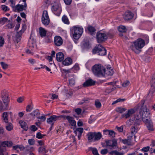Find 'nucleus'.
Returning <instances> with one entry per match:
<instances>
[{"label": "nucleus", "mask_w": 155, "mask_h": 155, "mask_svg": "<svg viewBox=\"0 0 155 155\" xmlns=\"http://www.w3.org/2000/svg\"><path fill=\"white\" fill-rule=\"evenodd\" d=\"M115 133L114 131L110 130V132H108V135L112 138L115 137Z\"/></svg>", "instance_id": "50"}, {"label": "nucleus", "mask_w": 155, "mask_h": 155, "mask_svg": "<svg viewBox=\"0 0 155 155\" xmlns=\"http://www.w3.org/2000/svg\"><path fill=\"white\" fill-rule=\"evenodd\" d=\"M9 95L7 91L4 90L1 93V97L3 103L5 105L4 107L2 101L0 100V111H4L7 110L8 108V103L9 102Z\"/></svg>", "instance_id": "1"}, {"label": "nucleus", "mask_w": 155, "mask_h": 155, "mask_svg": "<svg viewBox=\"0 0 155 155\" xmlns=\"http://www.w3.org/2000/svg\"><path fill=\"white\" fill-rule=\"evenodd\" d=\"M134 14L130 12H126L123 15V18L126 20H129L132 18Z\"/></svg>", "instance_id": "18"}, {"label": "nucleus", "mask_w": 155, "mask_h": 155, "mask_svg": "<svg viewBox=\"0 0 155 155\" xmlns=\"http://www.w3.org/2000/svg\"><path fill=\"white\" fill-rule=\"evenodd\" d=\"M3 118L4 122L5 123H8V114L7 112H5L3 113Z\"/></svg>", "instance_id": "37"}, {"label": "nucleus", "mask_w": 155, "mask_h": 155, "mask_svg": "<svg viewBox=\"0 0 155 155\" xmlns=\"http://www.w3.org/2000/svg\"><path fill=\"white\" fill-rule=\"evenodd\" d=\"M150 107H151V106L150 105L148 107V108H147L146 107V113H148V116L147 117H148L149 116V114H150V117L151 118V115H150V110L151 109L150 108Z\"/></svg>", "instance_id": "53"}, {"label": "nucleus", "mask_w": 155, "mask_h": 155, "mask_svg": "<svg viewBox=\"0 0 155 155\" xmlns=\"http://www.w3.org/2000/svg\"><path fill=\"white\" fill-rule=\"evenodd\" d=\"M0 64L4 69H6L8 67V65L4 62H1Z\"/></svg>", "instance_id": "45"}, {"label": "nucleus", "mask_w": 155, "mask_h": 155, "mask_svg": "<svg viewBox=\"0 0 155 155\" xmlns=\"http://www.w3.org/2000/svg\"><path fill=\"white\" fill-rule=\"evenodd\" d=\"M52 12L56 15H60L62 9L59 2H54V3L51 8Z\"/></svg>", "instance_id": "7"}, {"label": "nucleus", "mask_w": 155, "mask_h": 155, "mask_svg": "<svg viewBox=\"0 0 155 155\" xmlns=\"http://www.w3.org/2000/svg\"><path fill=\"white\" fill-rule=\"evenodd\" d=\"M24 5L18 4L15 6V9L16 10H17L18 12H22L23 11L24 9Z\"/></svg>", "instance_id": "31"}, {"label": "nucleus", "mask_w": 155, "mask_h": 155, "mask_svg": "<svg viewBox=\"0 0 155 155\" xmlns=\"http://www.w3.org/2000/svg\"><path fill=\"white\" fill-rule=\"evenodd\" d=\"M8 143H6V147H10L12 146L13 145V143L10 141H6Z\"/></svg>", "instance_id": "54"}, {"label": "nucleus", "mask_w": 155, "mask_h": 155, "mask_svg": "<svg viewBox=\"0 0 155 155\" xmlns=\"http://www.w3.org/2000/svg\"><path fill=\"white\" fill-rule=\"evenodd\" d=\"M130 84V82L128 81H125L122 84L123 87H125L128 86Z\"/></svg>", "instance_id": "56"}, {"label": "nucleus", "mask_w": 155, "mask_h": 155, "mask_svg": "<svg viewBox=\"0 0 155 155\" xmlns=\"http://www.w3.org/2000/svg\"><path fill=\"white\" fill-rule=\"evenodd\" d=\"M61 19L62 22L64 24L67 25H69L70 24L69 20L66 15H63Z\"/></svg>", "instance_id": "30"}, {"label": "nucleus", "mask_w": 155, "mask_h": 155, "mask_svg": "<svg viewBox=\"0 0 155 155\" xmlns=\"http://www.w3.org/2000/svg\"><path fill=\"white\" fill-rule=\"evenodd\" d=\"M67 120L68 122L72 126H76V121L73 118L69 116H68L67 117Z\"/></svg>", "instance_id": "24"}, {"label": "nucleus", "mask_w": 155, "mask_h": 155, "mask_svg": "<svg viewBox=\"0 0 155 155\" xmlns=\"http://www.w3.org/2000/svg\"><path fill=\"white\" fill-rule=\"evenodd\" d=\"M41 21L43 24L47 26L50 23V19L48 15V12L46 10L43 11L41 18Z\"/></svg>", "instance_id": "11"}, {"label": "nucleus", "mask_w": 155, "mask_h": 155, "mask_svg": "<svg viewBox=\"0 0 155 155\" xmlns=\"http://www.w3.org/2000/svg\"><path fill=\"white\" fill-rule=\"evenodd\" d=\"M95 105L97 108H100L101 107V104L99 100H96L95 101Z\"/></svg>", "instance_id": "46"}, {"label": "nucleus", "mask_w": 155, "mask_h": 155, "mask_svg": "<svg viewBox=\"0 0 155 155\" xmlns=\"http://www.w3.org/2000/svg\"><path fill=\"white\" fill-rule=\"evenodd\" d=\"M127 109L125 108H122L121 107L117 108L116 110L117 112H119L120 113H122L126 110Z\"/></svg>", "instance_id": "38"}, {"label": "nucleus", "mask_w": 155, "mask_h": 155, "mask_svg": "<svg viewBox=\"0 0 155 155\" xmlns=\"http://www.w3.org/2000/svg\"><path fill=\"white\" fill-rule=\"evenodd\" d=\"M88 141L89 142H94V132H88L87 135Z\"/></svg>", "instance_id": "23"}, {"label": "nucleus", "mask_w": 155, "mask_h": 155, "mask_svg": "<svg viewBox=\"0 0 155 155\" xmlns=\"http://www.w3.org/2000/svg\"><path fill=\"white\" fill-rule=\"evenodd\" d=\"M33 109V106L31 105H28L26 107V110L27 112H29Z\"/></svg>", "instance_id": "44"}, {"label": "nucleus", "mask_w": 155, "mask_h": 155, "mask_svg": "<svg viewBox=\"0 0 155 155\" xmlns=\"http://www.w3.org/2000/svg\"><path fill=\"white\" fill-rule=\"evenodd\" d=\"M2 10L5 12L9 10V9H8V7L5 5H3L1 6Z\"/></svg>", "instance_id": "60"}, {"label": "nucleus", "mask_w": 155, "mask_h": 155, "mask_svg": "<svg viewBox=\"0 0 155 155\" xmlns=\"http://www.w3.org/2000/svg\"><path fill=\"white\" fill-rule=\"evenodd\" d=\"M84 129L83 128L79 127L78 128L74 131V133L76 134V135H77V133L78 134H82L83 132Z\"/></svg>", "instance_id": "35"}, {"label": "nucleus", "mask_w": 155, "mask_h": 155, "mask_svg": "<svg viewBox=\"0 0 155 155\" xmlns=\"http://www.w3.org/2000/svg\"><path fill=\"white\" fill-rule=\"evenodd\" d=\"M102 135L100 132H94V142H96L100 140Z\"/></svg>", "instance_id": "25"}, {"label": "nucleus", "mask_w": 155, "mask_h": 155, "mask_svg": "<svg viewBox=\"0 0 155 155\" xmlns=\"http://www.w3.org/2000/svg\"><path fill=\"white\" fill-rule=\"evenodd\" d=\"M109 154L111 155H124L123 152H119L116 150L112 151L109 152Z\"/></svg>", "instance_id": "33"}, {"label": "nucleus", "mask_w": 155, "mask_h": 155, "mask_svg": "<svg viewBox=\"0 0 155 155\" xmlns=\"http://www.w3.org/2000/svg\"><path fill=\"white\" fill-rule=\"evenodd\" d=\"M90 48V46L88 42H85L81 45V48L83 50H88Z\"/></svg>", "instance_id": "34"}, {"label": "nucleus", "mask_w": 155, "mask_h": 155, "mask_svg": "<svg viewBox=\"0 0 155 155\" xmlns=\"http://www.w3.org/2000/svg\"><path fill=\"white\" fill-rule=\"evenodd\" d=\"M31 35L30 36V39L28 41V46L30 48L31 50L32 51L33 50L36 44L34 40H32L31 39Z\"/></svg>", "instance_id": "22"}, {"label": "nucleus", "mask_w": 155, "mask_h": 155, "mask_svg": "<svg viewBox=\"0 0 155 155\" xmlns=\"http://www.w3.org/2000/svg\"><path fill=\"white\" fill-rule=\"evenodd\" d=\"M24 31L22 30L20 31L19 32H17L15 36L13 37L12 39L15 42H16L18 43L21 40V35Z\"/></svg>", "instance_id": "13"}, {"label": "nucleus", "mask_w": 155, "mask_h": 155, "mask_svg": "<svg viewBox=\"0 0 155 155\" xmlns=\"http://www.w3.org/2000/svg\"><path fill=\"white\" fill-rule=\"evenodd\" d=\"M35 140L34 139H31L28 140V142L30 145H34L35 143Z\"/></svg>", "instance_id": "49"}, {"label": "nucleus", "mask_w": 155, "mask_h": 155, "mask_svg": "<svg viewBox=\"0 0 155 155\" xmlns=\"http://www.w3.org/2000/svg\"><path fill=\"white\" fill-rule=\"evenodd\" d=\"M33 113H34L33 115L35 117L36 116L38 118V116H39L40 115V113L39 110L38 109H36L33 111Z\"/></svg>", "instance_id": "43"}, {"label": "nucleus", "mask_w": 155, "mask_h": 155, "mask_svg": "<svg viewBox=\"0 0 155 155\" xmlns=\"http://www.w3.org/2000/svg\"><path fill=\"white\" fill-rule=\"evenodd\" d=\"M8 20L6 18L3 17L0 18V24L3 25Z\"/></svg>", "instance_id": "40"}, {"label": "nucleus", "mask_w": 155, "mask_h": 155, "mask_svg": "<svg viewBox=\"0 0 155 155\" xmlns=\"http://www.w3.org/2000/svg\"><path fill=\"white\" fill-rule=\"evenodd\" d=\"M5 128L7 130L10 131L13 129V126L11 123H8L7 124Z\"/></svg>", "instance_id": "39"}, {"label": "nucleus", "mask_w": 155, "mask_h": 155, "mask_svg": "<svg viewBox=\"0 0 155 155\" xmlns=\"http://www.w3.org/2000/svg\"><path fill=\"white\" fill-rule=\"evenodd\" d=\"M4 38L2 37H0V47H2L4 44Z\"/></svg>", "instance_id": "51"}, {"label": "nucleus", "mask_w": 155, "mask_h": 155, "mask_svg": "<svg viewBox=\"0 0 155 155\" xmlns=\"http://www.w3.org/2000/svg\"><path fill=\"white\" fill-rule=\"evenodd\" d=\"M88 31L90 32H94L96 31V29L94 27L91 26H88L87 28Z\"/></svg>", "instance_id": "42"}, {"label": "nucleus", "mask_w": 155, "mask_h": 155, "mask_svg": "<svg viewBox=\"0 0 155 155\" xmlns=\"http://www.w3.org/2000/svg\"><path fill=\"white\" fill-rule=\"evenodd\" d=\"M144 41L141 38H139L134 42V44L130 46V49L137 54L139 53L141 49L144 46Z\"/></svg>", "instance_id": "2"}, {"label": "nucleus", "mask_w": 155, "mask_h": 155, "mask_svg": "<svg viewBox=\"0 0 155 155\" xmlns=\"http://www.w3.org/2000/svg\"><path fill=\"white\" fill-rule=\"evenodd\" d=\"M46 148V146L44 145L39 147L38 150L39 153L44 155H45L48 151V150Z\"/></svg>", "instance_id": "19"}, {"label": "nucleus", "mask_w": 155, "mask_h": 155, "mask_svg": "<svg viewBox=\"0 0 155 155\" xmlns=\"http://www.w3.org/2000/svg\"><path fill=\"white\" fill-rule=\"evenodd\" d=\"M88 150L89 151H91L92 153L94 155H100L98 153V151L96 148L91 147H89L88 148Z\"/></svg>", "instance_id": "32"}, {"label": "nucleus", "mask_w": 155, "mask_h": 155, "mask_svg": "<svg viewBox=\"0 0 155 155\" xmlns=\"http://www.w3.org/2000/svg\"><path fill=\"white\" fill-rule=\"evenodd\" d=\"M74 111L78 115H79L82 111V110L80 108H77L75 109Z\"/></svg>", "instance_id": "57"}, {"label": "nucleus", "mask_w": 155, "mask_h": 155, "mask_svg": "<svg viewBox=\"0 0 155 155\" xmlns=\"http://www.w3.org/2000/svg\"><path fill=\"white\" fill-rule=\"evenodd\" d=\"M150 116L149 114L148 117H146V127L149 132L154 130L153 124Z\"/></svg>", "instance_id": "8"}, {"label": "nucleus", "mask_w": 155, "mask_h": 155, "mask_svg": "<svg viewBox=\"0 0 155 155\" xmlns=\"http://www.w3.org/2000/svg\"><path fill=\"white\" fill-rule=\"evenodd\" d=\"M150 84L151 87L147 96V97L150 100L152 98L153 94L155 92V73L152 76Z\"/></svg>", "instance_id": "3"}, {"label": "nucleus", "mask_w": 155, "mask_h": 155, "mask_svg": "<svg viewBox=\"0 0 155 155\" xmlns=\"http://www.w3.org/2000/svg\"><path fill=\"white\" fill-rule=\"evenodd\" d=\"M143 151L145 152V147L140 150L137 149L134 152L128 153L127 155H145V153H144V155L142 153Z\"/></svg>", "instance_id": "16"}, {"label": "nucleus", "mask_w": 155, "mask_h": 155, "mask_svg": "<svg viewBox=\"0 0 155 155\" xmlns=\"http://www.w3.org/2000/svg\"><path fill=\"white\" fill-rule=\"evenodd\" d=\"M31 127V130L32 131H35L38 130V128L34 125H32Z\"/></svg>", "instance_id": "63"}, {"label": "nucleus", "mask_w": 155, "mask_h": 155, "mask_svg": "<svg viewBox=\"0 0 155 155\" xmlns=\"http://www.w3.org/2000/svg\"><path fill=\"white\" fill-rule=\"evenodd\" d=\"M145 101L144 100H143L141 101L139 107L140 108L139 115L144 122H145L144 119L145 117Z\"/></svg>", "instance_id": "10"}, {"label": "nucleus", "mask_w": 155, "mask_h": 155, "mask_svg": "<svg viewBox=\"0 0 155 155\" xmlns=\"http://www.w3.org/2000/svg\"><path fill=\"white\" fill-rule=\"evenodd\" d=\"M96 82L92 80L91 79H89L86 81L83 84V86L84 87H88L95 85Z\"/></svg>", "instance_id": "15"}, {"label": "nucleus", "mask_w": 155, "mask_h": 155, "mask_svg": "<svg viewBox=\"0 0 155 155\" xmlns=\"http://www.w3.org/2000/svg\"><path fill=\"white\" fill-rule=\"evenodd\" d=\"M37 118L43 121H45L46 119V117L44 115L42 116L41 117H39V116H38V117Z\"/></svg>", "instance_id": "61"}, {"label": "nucleus", "mask_w": 155, "mask_h": 155, "mask_svg": "<svg viewBox=\"0 0 155 155\" xmlns=\"http://www.w3.org/2000/svg\"><path fill=\"white\" fill-rule=\"evenodd\" d=\"M96 38L98 43H101L107 39V36L106 33H102L101 31H99L97 32Z\"/></svg>", "instance_id": "9"}, {"label": "nucleus", "mask_w": 155, "mask_h": 155, "mask_svg": "<svg viewBox=\"0 0 155 155\" xmlns=\"http://www.w3.org/2000/svg\"><path fill=\"white\" fill-rule=\"evenodd\" d=\"M44 135H42L41 133L38 132L37 133L36 135V137L37 138L41 139L43 137Z\"/></svg>", "instance_id": "52"}, {"label": "nucleus", "mask_w": 155, "mask_h": 155, "mask_svg": "<svg viewBox=\"0 0 155 155\" xmlns=\"http://www.w3.org/2000/svg\"><path fill=\"white\" fill-rule=\"evenodd\" d=\"M0 142L2 147L4 148L5 149V148L6 147V143H8V142H6V141H5L3 142Z\"/></svg>", "instance_id": "58"}, {"label": "nucleus", "mask_w": 155, "mask_h": 155, "mask_svg": "<svg viewBox=\"0 0 155 155\" xmlns=\"http://www.w3.org/2000/svg\"><path fill=\"white\" fill-rule=\"evenodd\" d=\"M108 152V150L107 149H102L101 151V153L103 155H105Z\"/></svg>", "instance_id": "62"}, {"label": "nucleus", "mask_w": 155, "mask_h": 155, "mask_svg": "<svg viewBox=\"0 0 155 155\" xmlns=\"http://www.w3.org/2000/svg\"><path fill=\"white\" fill-rule=\"evenodd\" d=\"M73 37L74 39L77 40L80 38L82 35L83 29L77 26H75L73 27Z\"/></svg>", "instance_id": "4"}, {"label": "nucleus", "mask_w": 155, "mask_h": 155, "mask_svg": "<svg viewBox=\"0 0 155 155\" xmlns=\"http://www.w3.org/2000/svg\"><path fill=\"white\" fill-rule=\"evenodd\" d=\"M127 139H124L122 140V142L124 144H126L128 145H130V142Z\"/></svg>", "instance_id": "47"}, {"label": "nucleus", "mask_w": 155, "mask_h": 155, "mask_svg": "<svg viewBox=\"0 0 155 155\" xmlns=\"http://www.w3.org/2000/svg\"><path fill=\"white\" fill-rule=\"evenodd\" d=\"M21 127L24 129L25 131H27L28 130V126L27 124L25 121H20L19 122Z\"/></svg>", "instance_id": "29"}, {"label": "nucleus", "mask_w": 155, "mask_h": 155, "mask_svg": "<svg viewBox=\"0 0 155 155\" xmlns=\"http://www.w3.org/2000/svg\"><path fill=\"white\" fill-rule=\"evenodd\" d=\"M54 43L56 46H60L63 44V40L59 36H55L54 38Z\"/></svg>", "instance_id": "14"}, {"label": "nucleus", "mask_w": 155, "mask_h": 155, "mask_svg": "<svg viewBox=\"0 0 155 155\" xmlns=\"http://www.w3.org/2000/svg\"><path fill=\"white\" fill-rule=\"evenodd\" d=\"M106 51V49L100 44L97 45L92 50V52L93 54L98 53V55L101 56L105 55Z\"/></svg>", "instance_id": "6"}, {"label": "nucleus", "mask_w": 155, "mask_h": 155, "mask_svg": "<svg viewBox=\"0 0 155 155\" xmlns=\"http://www.w3.org/2000/svg\"><path fill=\"white\" fill-rule=\"evenodd\" d=\"M65 3L67 5L71 4L72 2V0H64Z\"/></svg>", "instance_id": "64"}, {"label": "nucleus", "mask_w": 155, "mask_h": 155, "mask_svg": "<svg viewBox=\"0 0 155 155\" xmlns=\"http://www.w3.org/2000/svg\"><path fill=\"white\" fill-rule=\"evenodd\" d=\"M131 129L132 133H136L137 132V128L135 126H132L131 127Z\"/></svg>", "instance_id": "55"}, {"label": "nucleus", "mask_w": 155, "mask_h": 155, "mask_svg": "<svg viewBox=\"0 0 155 155\" xmlns=\"http://www.w3.org/2000/svg\"><path fill=\"white\" fill-rule=\"evenodd\" d=\"M106 147H108V148L113 150L116 149L117 145V141L113 139L112 140H106Z\"/></svg>", "instance_id": "12"}, {"label": "nucleus", "mask_w": 155, "mask_h": 155, "mask_svg": "<svg viewBox=\"0 0 155 155\" xmlns=\"http://www.w3.org/2000/svg\"><path fill=\"white\" fill-rule=\"evenodd\" d=\"M56 59L58 61H61L64 59V55L62 52L58 53L56 54Z\"/></svg>", "instance_id": "26"}, {"label": "nucleus", "mask_w": 155, "mask_h": 155, "mask_svg": "<svg viewBox=\"0 0 155 155\" xmlns=\"http://www.w3.org/2000/svg\"><path fill=\"white\" fill-rule=\"evenodd\" d=\"M69 84L71 86H72L74 85L75 84V80L73 78H71L69 80Z\"/></svg>", "instance_id": "48"}, {"label": "nucleus", "mask_w": 155, "mask_h": 155, "mask_svg": "<svg viewBox=\"0 0 155 155\" xmlns=\"http://www.w3.org/2000/svg\"><path fill=\"white\" fill-rule=\"evenodd\" d=\"M118 31L120 32L125 33L127 31V29L125 26L121 25L118 28Z\"/></svg>", "instance_id": "36"}, {"label": "nucleus", "mask_w": 155, "mask_h": 155, "mask_svg": "<svg viewBox=\"0 0 155 155\" xmlns=\"http://www.w3.org/2000/svg\"><path fill=\"white\" fill-rule=\"evenodd\" d=\"M103 76L105 74L107 75H112L114 73L113 70L110 68H104V69H103Z\"/></svg>", "instance_id": "20"}, {"label": "nucleus", "mask_w": 155, "mask_h": 155, "mask_svg": "<svg viewBox=\"0 0 155 155\" xmlns=\"http://www.w3.org/2000/svg\"><path fill=\"white\" fill-rule=\"evenodd\" d=\"M24 100V97H18L17 99V101L19 103H21Z\"/></svg>", "instance_id": "59"}, {"label": "nucleus", "mask_w": 155, "mask_h": 155, "mask_svg": "<svg viewBox=\"0 0 155 155\" xmlns=\"http://www.w3.org/2000/svg\"><path fill=\"white\" fill-rule=\"evenodd\" d=\"M72 63V60L70 58H66L65 60L62 62V64L64 65L68 66Z\"/></svg>", "instance_id": "28"}, {"label": "nucleus", "mask_w": 155, "mask_h": 155, "mask_svg": "<svg viewBox=\"0 0 155 155\" xmlns=\"http://www.w3.org/2000/svg\"><path fill=\"white\" fill-rule=\"evenodd\" d=\"M39 33L41 37L43 38L46 35L47 31L43 28L40 27L39 28Z\"/></svg>", "instance_id": "27"}, {"label": "nucleus", "mask_w": 155, "mask_h": 155, "mask_svg": "<svg viewBox=\"0 0 155 155\" xmlns=\"http://www.w3.org/2000/svg\"><path fill=\"white\" fill-rule=\"evenodd\" d=\"M45 42L47 43H49L51 42L52 39L51 37V36H45Z\"/></svg>", "instance_id": "41"}, {"label": "nucleus", "mask_w": 155, "mask_h": 155, "mask_svg": "<svg viewBox=\"0 0 155 155\" xmlns=\"http://www.w3.org/2000/svg\"><path fill=\"white\" fill-rule=\"evenodd\" d=\"M135 112V110L134 109L128 110L127 113L125 114H123L122 117H125L126 118H127L130 117L132 114H134Z\"/></svg>", "instance_id": "21"}, {"label": "nucleus", "mask_w": 155, "mask_h": 155, "mask_svg": "<svg viewBox=\"0 0 155 155\" xmlns=\"http://www.w3.org/2000/svg\"><path fill=\"white\" fill-rule=\"evenodd\" d=\"M103 68L101 64H96L93 66L92 70L94 74L97 76H103Z\"/></svg>", "instance_id": "5"}, {"label": "nucleus", "mask_w": 155, "mask_h": 155, "mask_svg": "<svg viewBox=\"0 0 155 155\" xmlns=\"http://www.w3.org/2000/svg\"><path fill=\"white\" fill-rule=\"evenodd\" d=\"M59 120V117L55 115H53L47 119V122L49 124L54 123V122Z\"/></svg>", "instance_id": "17"}]
</instances>
